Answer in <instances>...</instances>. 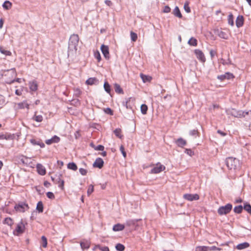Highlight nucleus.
<instances>
[{
    "label": "nucleus",
    "instance_id": "57",
    "mask_svg": "<svg viewBox=\"0 0 251 251\" xmlns=\"http://www.w3.org/2000/svg\"><path fill=\"white\" fill-rule=\"evenodd\" d=\"M185 153L189 155L190 156H192L194 154V152L191 149H186L185 150Z\"/></svg>",
    "mask_w": 251,
    "mask_h": 251
},
{
    "label": "nucleus",
    "instance_id": "31",
    "mask_svg": "<svg viewBox=\"0 0 251 251\" xmlns=\"http://www.w3.org/2000/svg\"><path fill=\"white\" fill-rule=\"evenodd\" d=\"M114 88L115 91L116 93L118 94H123V90L121 88V86L118 84H115L114 85Z\"/></svg>",
    "mask_w": 251,
    "mask_h": 251
},
{
    "label": "nucleus",
    "instance_id": "38",
    "mask_svg": "<svg viewBox=\"0 0 251 251\" xmlns=\"http://www.w3.org/2000/svg\"><path fill=\"white\" fill-rule=\"evenodd\" d=\"M114 132L115 134V135L118 137L119 138H122L123 137V135L121 134V129L120 128H116L114 131Z\"/></svg>",
    "mask_w": 251,
    "mask_h": 251
},
{
    "label": "nucleus",
    "instance_id": "64",
    "mask_svg": "<svg viewBox=\"0 0 251 251\" xmlns=\"http://www.w3.org/2000/svg\"><path fill=\"white\" fill-rule=\"evenodd\" d=\"M217 132L218 133H219L220 134H221L222 136H225L226 135V134L224 132H223L222 131L220 130H218L217 131Z\"/></svg>",
    "mask_w": 251,
    "mask_h": 251
},
{
    "label": "nucleus",
    "instance_id": "12",
    "mask_svg": "<svg viewBox=\"0 0 251 251\" xmlns=\"http://www.w3.org/2000/svg\"><path fill=\"white\" fill-rule=\"evenodd\" d=\"M195 53L197 58L201 61L202 62H204L205 61V58L204 55L201 50H195Z\"/></svg>",
    "mask_w": 251,
    "mask_h": 251
},
{
    "label": "nucleus",
    "instance_id": "51",
    "mask_svg": "<svg viewBox=\"0 0 251 251\" xmlns=\"http://www.w3.org/2000/svg\"><path fill=\"white\" fill-rule=\"evenodd\" d=\"M55 176H56V177H57L56 179V184L59 183L61 182V180H63V179H61V177L62 176V174H55Z\"/></svg>",
    "mask_w": 251,
    "mask_h": 251
},
{
    "label": "nucleus",
    "instance_id": "30",
    "mask_svg": "<svg viewBox=\"0 0 251 251\" xmlns=\"http://www.w3.org/2000/svg\"><path fill=\"white\" fill-rule=\"evenodd\" d=\"M0 52L6 56H10L12 53L9 50H5L1 46H0Z\"/></svg>",
    "mask_w": 251,
    "mask_h": 251
},
{
    "label": "nucleus",
    "instance_id": "45",
    "mask_svg": "<svg viewBox=\"0 0 251 251\" xmlns=\"http://www.w3.org/2000/svg\"><path fill=\"white\" fill-rule=\"evenodd\" d=\"M42 242V246L44 248H46L47 246V239L46 237L44 236H42L41 237Z\"/></svg>",
    "mask_w": 251,
    "mask_h": 251
},
{
    "label": "nucleus",
    "instance_id": "20",
    "mask_svg": "<svg viewBox=\"0 0 251 251\" xmlns=\"http://www.w3.org/2000/svg\"><path fill=\"white\" fill-rule=\"evenodd\" d=\"M30 143L33 145H38L41 148H44L45 144L41 140H36L35 139H32L30 140Z\"/></svg>",
    "mask_w": 251,
    "mask_h": 251
},
{
    "label": "nucleus",
    "instance_id": "60",
    "mask_svg": "<svg viewBox=\"0 0 251 251\" xmlns=\"http://www.w3.org/2000/svg\"><path fill=\"white\" fill-rule=\"evenodd\" d=\"M170 11H171V8H170V7L169 6H165L164 7V8L163 10V12L164 13H169L170 12Z\"/></svg>",
    "mask_w": 251,
    "mask_h": 251
},
{
    "label": "nucleus",
    "instance_id": "36",
    "mask_svg": "<svg viewBox=\"0 0 251 251\" xmlns=\"http://www.w3.org/2000/svg\"><path fill=\"white\" fill-rule=\"evenodd\" d=\"M243 210V206L242 205L236 206L234 208V211L236 213H241Z\"/></svg>",
    "mask_w": 251,
    "mask_h": 251
},
{
    "label": "nucleus",
    "instance_id": "48",
    "mask_svg": "<svg viewBox=\"0 0 251 251\" xmlns=\"http://www.w3.org/2000/svg\"><path fill=\"white\" fill-rule=\"evenodd\" d=\"M104 88L106 92L109 93L110 92V86L108 82H105L104 84Z\"/></svg>",
    "mask_w": 251,
    "mask_h": 251
},
{
    "label": "nucleus",
    "instance_id": "35",
    "mask_svg": "<svg viewBox=\"0 0 251 251\" xmlns=\"http://www.w3.org/2000/svg\"><path fill=\"white\" fill-rule=\"evenodd\" d=\"M36 112H35V115L33 117V120L37 122H41L43 120V117L42 115H36Z\"/></svg>",
    "mask_w": 251,
    "mask_h": 251
},
{
    "label": "nucleus",
    "instance_id": "9",
    "mask_svg": "<svg viewBox=\"0 0 251 251\" xmlns=\"http://www.w3.org/2000/svg\"><path fill=\"white\" fill-rule=\"evenodd\" d=\"M165 167L160 164H157L156 166L153 168L151 171V174H157L164 170Z\"/></svg>",
    "mask_w": 251,
    "mask_h": 251
},
{
    "label": "nucleus",
    "instance_id": "55",
    "mask_svg": "<svg viewBox=\"0 0 251 251\" xmlns=\"http://www.w3.org/2000/svg\"><path fill=\"white\" fill-rule=\"evenodd\" d=\"M47 196L48 198L50 199H54L55 198L54 195L51 192H49L47 193Z\"/></svg>",
    "mask_w": 251,
    "mask_h": 251
},
{
    "label": "nucleus",
    "instance_id": "46",
    "mask_svg": "<svg viewBox=\"0 0 251 251\" xmlns=\"http://www.w3.org/2000/svg\"><path fill=\"white\" fill-rule=\"evenodd\" d=\"M184 9L187 13H190L191 11L190 8L189 6V2L186 1L185 2L184 5Z\"/></svg>",
    "mask_w": 251,
    "mask_h": 251
},
{
    "label": "nucleus",
    "instance_id": "50",
    "mask_svg": "<svg viewBox=\"0 0 251 251\" xmlns=\"http://www.w3.org/2000/svg\"><path fill=\"white\" fill-rule=\"evenodd\" d=\"M94 191V186L92 184L89 186L88 189L87 190V195L89 196L91 195L93 192Z\"/></svg>",
    "mask_w": 251,
    "mask_h": 251
},
{
    "label": "nucleus",
    "instance_id": "49",
    "mask_svg": "<svg viewBox=\"0 0 251 251\" xmlns=\"http://www.w3.org/2000/svg\"><path fill=\"white\" fill-rule=\"evenodd\" d=\"M94 56L98 60V62L101 60V56L99 51L94 52Z\"/></svg>",
    "mask_w": 251,
    "mask_h": 251
},
{
    "label": "nucleus",
    "instance_id": "10",
    "mask_svg": "<svg viewBox=\"0 0 251 251\" xmlns=\"http://www.w3.org/2000/svg\"><path fill=\"white\" fill-rule=\"evenodd\" d=\"M100 50L104 57L106 59H109L110 58V54L108 47L104 45H102L100 47Z\"/></svg>",
    "mask_w": 251,
    "mask_h": 251
},
{
    "label": "nucleus",
    "instance_id": "58",
    "mask_svg": "<svg viewBox=\"0 0 251 251\" xmlns=\"http://www.w3.org/2000/svg\"><path fill=\"white\" fill-rule=\"evenodd\" d=\"M104 149V146L102 145H98L95 148V150L101 151H103Z\"/></svg>",
    "mask_w": 251,
    "mask_h": 251
},
{
    "label": "nucleus",
    "instance_id": "52",
    "mask_svg": "<svg viewBox=\"0 0 251 251\" xmlns=\"http://www.w3.org/2000/svg\"><path fill=\"white\" fill-rule=\"evenodd\" d=\"M243 208L245 210L249 213L250 210H251V205L249 203H246L244 204Z\"/></svg>",
    "mask_w": 251,
    "mask_h": 251
},
{
    "label": "nucleus",
    "instance_id": "8",
    "mask_svg": "<svg viewBox=\"0 0 251 251\" xmlns=\"http://www.w3.org/2000/svg\"><path fill=\"white\" fill-rule=\"evenodd\" d=\"M183 198L188 201L198 200L200 197L198 194H185L183 195Z\"/></svg>",
    "mask_w": 251,
    "mask_h": 251
},
{
    "label": "nucleus",
    "instance_id": "62",
    "mask_svg": "<svg viewBox=\"0 0 251 251\" xmlns=\"http://www.w3.org/2000/svg\"><path fill=\"white\" fill-rule=\"evenodd\" d=\"M217 247L216 246L208 247V251H216Z\"/></svg>",
    "mask_w": 251,
    "mask_h": 251
},
{
    "label": "nucleus",
    "instance_id": "4",
    "mask_svg": "<svg viewBox=\"0 0 251 251\" xmlns=\"http://www.w3.org/2000/svg\"><path fill=\"white\" fill-rule=\"evenodd\" d=\"M25 231V224L21 220V221L17 225L15 229L13 231V234L16 236H19L23 234Z\"/></svg>",
    "mask_w": 251,
    "mask_h": 251
},
{
    "label": "nucleus",
    "instance_id": "59",
    "mask_svg": "<svg viewBox=\"0 0 251 251\" xmlns=\"http://www.w3.org/2000/svg\"><path fill=\"white\" fill-rule=\"evenodd\" d=\"M105 112L107 114H110V115H112L113 114L112 110L110 108H107L105 110Z\"/></svg>",
    "mask_w": 251,
    "mask_h": 251
},
{
    "label": "nucleus",
    "instance_id": "41",
    "mask_svg": "<svg viewBox=\"0 0 251 251\" xmlns=\"http://www.w3.org/2000/svg\"><path fill=\"white\" fill-rule=\"evenodd\" d=\"M148 110V106L146 104H142L141 106V111L143 114H146Z\"/></svg>",
    "mask_w": 251,
    "mask_h": 251
},
{
    "label": "nucleus",
    "instance_id": "29",
    "mask_svg": "<svg viewBox=\"0 0 251 251\" xmlns=\"http://www.w3.org/2000/svg\"><path fill=\"white\" fill-rule=\"evenodd\" d=\"M188 43L190 46L195 47V46H197V40L196 38H195L194 37H191L188 41Z\"/></svg>",
    "mask_w": 251,
    "mask_h": 251
},
{
    "label": "nucleus",
    "instance_id": "40",
    "mask_svg": "<svg viewBox=\"0 0 251 251\" xmlns=\"http://www.w3.org/2000/svg\"><path fill=\"white\" fill-rule=\"evenodd\" d=\"M218 36L222 38L227 39L228 38V36L226 33L223 31H220L218 32Z\"/></svg>",
    "mask_w": 251,
    "mask_h": 251
},
{
    "label": "nucleus",
    "instance_id": "28",
    "mask_svg": "<svg viewBox=\"0 0 251 251\" xmlns=\"http://www.w3.org/2000/svg\"><path fill=\"white\" fill-rule=\"evenodd\" d=\"M12 3L8 0L5 1L2 4L4 9L8 10L11 8Z\"/></svg>",
    "mask_w": 251,
    "mask_h": 251
},
{
    "label": "nucleus",
    "instance_id": "19",
    "mask_svg": "<svg viewBox=\"0 0 251 251\" xmlns=\"http://www.w3.org/2000/svg\"><path fill=\"white\" fill-rule=\"evenodd\" d=\"M140 76L144 83L151 82L152 80V77L150 75H145L141 73L140 74Z\"/></svg>",
    "mask_w": 251,
    "mask_h": 251
},
{
    "label": "nucleus",
    "instance_id": "14",
    "mask_svg": "<svg viewBox=\"0 0 251 251\" xmlns=\"http://www.w3.org/2000/svg\"><path fill=\"white\" fill-rule=\"evenodd\" d=\"M37 172L39 174L44 176L46 173V171L45 167L41 164H37L36 166Z\"/></svg>",
    "mask_w": 251,
    "mask_h": 251
},
{
    "label": "nucleus",
    "instance_id": "53",
    "mask_svg": "<svg viewBox=\"0 0 251 251\" xmlns=\"http://www.w3.org/2000/svg\"><path fill=\"white\" fill-rule=\"evenodd\" d=\"M96 247L101 251H109V248L106 246L101 247L100 245H98Z\"/></svg>",
    "mask_w": 251,
    "mask_h": 251
},
{
    "label": "nucleus",
    "instance_id": "17",
    "mask_svg": "<svg viewBox=\"0 0 251 251\" xmlns=\"http://www.w3.org/2000/svg\"><path fill=\"white\" fill-rule=\"evenodd\" d=\"M29 89L32 91H36L38 89V84L35 80L29 82Z\"/></svg>",
    "mask_w": 251,
    "mask_h": 251
},
{
    "label": "nucleus",
    "instance_id": "56",
    "mask_svg": "<svg viewBox=\"0 0 251 251\" xmlns=\"http://www.w3.org/2000/svg\"><path fill=\"white\" fill-rule=\"evenodd\" d=\"M79 172L82 176H85L87 173V171L83 168H79Z\"/></svg>",
    "mask_w": 251,
    "mask_h": 251
},
{
    "label": "nucleus",
    "instance_id": "15",
    "mask_svg": "<svg viewBox=\"0 0 251 251\" xmlns=\"http://www.w3.org/2000/svg\"><path fill=\"white\" fill-rule=\"evenodd\" d=\"M60 141V138L56 135L53 136L51 139L46 140L45 143L47 145H50L52 143H58Z\"/></svg>",
    "mask_w": 251,
    "mask_h": 251
},
{
    "label": "nucleus",
    "instance_id": "21",
    "mask_svg": "<svg viewBox=\"0 0 251 251\" xmlns=\"http://www.w3.org/2000/svg\"><path fill=\"white\" fill-rule=\"evenodd\" d=\"M13 136L9 133H0V140H10L13 139Z\"/></svg>",
    "mask_w": 251,
    "mask_h": 251
},
{
    "label": "nucleus",
    "instance_id": "27",
    "mask_svg": "<svg viewBox=\"0 0 251 251\" xmlns=\"http://www.w3.org/2000/svg\"><path fill=\"white\" fill-rule=\"evenodd\" d=\"M67 168L73 171H76L77 169L76 165L74 162L69 163L67 165Z\"/></svg>",
    "mask_w": 251,
    "mask_h": 251
},
{
    "label": "nucleus",
    "instance_id": "16",
    "mask_svg": "<svg viewBox=\"0 0 251 251\" xmlns=\"http://www.w3.org/2000/svg\"><path fill=\"white\" fill-rule=\"evenodd\" d=\"M244 25V18L242 15H239L236 20V25L237 27H240Z\"/></svg>",
    "mask_w": 251,
    "mask_h": 251
},
{
    "label": "nucleus",
    "instance_id": "18",
    "mask_svg": "<svg viewBox=\"0 0 251 251\" xmlns=\"http://www.w3.org/2000/svg\"><path fill=\"white\" fill-rule=\"evenodd\" d=\"M90 241L89 240H83L80 242V246L82 250L88 249L90 246Z\"/></svg>",
    "mask_w": 251,
    "mask_h": 251
},
{
    "label": "nucleus",
    "instance_id": "33",
    "mask_svg": "<svg viewBox=\"0 0 251 251\" xmlns=\"http://www.w3.org/2000/svg\"><path fill=\"white\" fill-rule=\"evenodd\" d=\"M97 81V79L95 77H91L88 78L86 81V83L88 85H93L95 82Z\"/></svg>",
    "mask_w": 251,
    "mask_h": 251
},
{
    "label": "nucleus",
    "instance_id": "25",
    "mask_svg": "<svg viewBox=\"0 0 251 251\" xmlns=\"http://www.w3.org/2000/svg\"><path fill=\"white\" fill-rule=\"evenodd\" d=\"M250 112H251V111H239V114H237V115L233 114V116L235 117H239V118L245 117L246 116V115H248Z\"/></svg>",
    "mask_w": 251,
    "mask_h": 251
},
{
    "label": "nucleus",
    "instance_id": "32",
    "mask_svg": "<svg viewBox=\"0 0 251 251\" xmlns=\"http://www.w3.org/2000/svg\"><path fill=\"white\" fill-rule=\"evenodd\" d=\"M36 209L39 212L42 213L43 211V204L42 201H40L37 203Z\"/></svg>",
    "mask_w": 251,
    "mask_h": 251
},
{
    "label": "nucleus",
    "instance_id": "7",
    "mask_svg": "<svg viewBox=\"0 0 251 251\" xmlns=\"http://www.w3.org/2000/svg\"><path fill=\"white\" fill-rule=\"evenodd\" d=\"M15 109H22L26 108L27 110L29 109V104L27 103L26 100H24L22 102L16 103L14 106Z\"/></svg>",
    "mask_w": 251,
    "mask_h": 251
},
{
    "label": "nucleus",
    "instance_id": "1",
    "mask_svg": "<svg viewBox=\"0 0 251 251\" xmlns=\"http://www.w3.org/2000/svg\"><path fill=\"white\" fill-rule=\"evenodd\" d=\"M79 40V38L77 34H73L70 36L68 47L69 55L76 54Z\"/></svg>",
    "mask_w": 251,
    "mask_h": 251
},
{
    "label": "nucleus",
    "instance_id": "47",
    "mask_svg": "<svg viewBox=\"0 0 251 251\" xmlns=\"http://www.w3.org/2000/svg\"><path fill=\"white\" fill-rule=\"evenodd\" d=\"M228 22L229 25H230L231 26H233L234 25V20H233V17L232 14H230L228 16Z\"/></svg>",
    "mask_w": 251,
    "mask_h": 251
},
{
    "label": "nucleus",
    "instance_id": "34",
    "mask_svg": "<svg viewBox=\"0 0 251 251\" xmlns=\"http://www.w3.org/2000/svg\"><path fill=\"white\" fill-rule=\"evenodd\" d=\"M189 134L191 136H194L195 138H196L197 136H199V132L197 129H193L190 130L189 132Z\"/></svg>",
    "mask_w": 251,
    "mask_h": 251
},
{
    "label": "nucleus",
    "instance_id": "54",
    "mask_svg": "<svg viewBox=\"0 0 251 251\" xmlns=\"http://www.w3.org/2000/svg\"><path fill=\"white\" fill-rule=\"evenodd\" d=\"M120 150L121 151L123 156L126 158V151H125L124 147L123 145H121L120 148Z\"/></svg>",
    "mask_w": 251,
    "mask_h": 251
},
{
    "label": "nucleus",
    "instance_id": "26",
    "mask_svg": "<svg viewBox=\"0 0 251 251\" xmlns=\"http://www.w3.org/2000/svg\"><path fill=\"white\" fill-rule=\"evenodd\" d=\"M173 14L175 16L179 18H181L182 17L179 9L177 6H176L174 9Z\"/></svg>",
    "mask_w": 251,
    "mask_h": 251
},
{
    "label": "nucleus",
    "instance_id": "24",
    "mask_svg": "<svg viewBox=\"0 0 251 251\" xmlns=\"http://www.w3.org/2000/svg\"><path fill=\"white\" fill-rule=\"evenodd\" d=\"M125 228V226L120 224L115 225L113 227V230L115 231H122Z\"/></svg>",
    "mask_w": 251,
    "mask_h": 251
},
{
    "label": "nucleus",
    "instance_id": "43",
    "mask_svg": "<svg viewBox=\"0 0 251 251\" xmlns=\"http://www.w3.org/2000/svg\"><path fill=\"white\" fill-rule=\"evenodd\" d=\"M4 223L8 226H11L13 224V222L11 218H6L4 220Z\"/></svg>",
    "mask_w": 251,
    "mask_h": 251
},
{
    "label": "nucleus",
    "instance_id": "11",
    "mask_svg": "<svg viewBox=\"0 0 251 251\" xmlns=\"http://www.w3.org/2000/svg\"><path fill=\"white\" fill-rule=\"evenodd\" d=\"M234 76L233 75L230 73H226L225 74L218 75L217 76V78L221 81H223L226 79H229L230 78H234Z\"/></svg>",
    "mask_w": 251,
    "mask_h": 251
},
{
    "label": "nucleus",
    "instance_id": "39",
    "mask_svg": "<svg viewBox=\"0 0 251 251\" xmlns=\"http://www.w3.org/2000/svg\"><path fill=\"white\" fill-rule=\"evenodd\" d=\"M116 249L118 251H124L125 249V246L120 243H118L116 245Z\"/></svg>",
    "mask_w": 251,
    "mask_h": 251
},
{
    "label": "nucleus",
    "instance_id": "5",
    "mask_svg": "<svg viewBox=\"0 0 251 251\" xmlns=\"http://www.w3.org/2000/svg\"><path fill=\"white\" fill-rule=\"evenodd\" d=\"M232 205L230 203H227L225 206H220L218 209V213L220 215H226L231 210Z\"/></svg>",
    "mask_w": 251,
    "mask_h": 251
},
{
    "label": "nucleus",
    "instance_id": "3",
    "mask_svg": "<svg viewBox=\"0 0 251 251\" xmlns=\"http://www.w3.org/2000/svg\"><path fill=\"white\" fill-rule=\"evenodd\" d=\"M239 161L233 157H228L226 159V165L230 170H235L239 166Z\"/></svg>",
    "mask_w": 251,
    "mask_h": 251
},
{
    "label": "nucleus",
    "instance_id": "6",
    "mask_svg": "<svg viewBox=\"0 0 251 251\" xmlns=\"http://www.w3.org/2000/svg\"><path fill=\"white\" fill-rule=\"evenodd\" d=\"M29 206L27 203L24 202H19L16 204L14 206L15 210L18 212H25L29 209Z\"/></svg>",
    "mask_w": 251,
    "mask_h": 251
},
{
    "label": "nucleus",
    "instance_id": "2",
    "mask_svg": "<svg viewBox=\"0 0 251 251\" xmlns=\"http://www.w3.org/2000/svg\"><path fill=\"white\" fill-rule=\"evenodd\" d=\"M17 76V73L15 68H12L4 72V79L5 82L11 84L15 82V78Z\"/></svg>",
    "mask_w": 251,
    "mask_h": 251
},
{
    "label": "nucleus",
    "instance_id": "22",
    "mask_svg": "<svg viewBox=\"0 0 251 251\" xmlns=\"http://www.w3.org/2000/svg\"><path fill=\"white\" fill-rule=\"evenodd\" d=\"M176 143L179 147H183L186 145V141L182 138H178L176 141Z\"/></svg>",
    "mask_w": 251,
    "mask_h": 251
},
{
    "label": "nucleus",
    "instance_id": "42",
    "mask_svg": "<svg viewBox=\"0 0 251 251\" xmlns=\"http://www.w3.org/2000/svg\"><path fill=\"white\" fill-rule=\"evenodd\" d=\"M82 93L81 91L79 88H76L74 89V95L76 97H79Z\"/></svg>",
    "mask_w": 251,
    "mask_h": 251
},
{
    "label": "nucleus",
    "instance_id": "61",
    "mask_svg": "<svg viewBox=\"0 0 251 251\" xmlns=\"http://www.w3.org/2000/svg\"><path fill=\"white\" fill-rule=\"evenodd\" d=\"M58 186L61 188V189H64V181L63 180H61V182L59 183H58Z\"/></svg>",
    "mask_w": 251,
    "mask_h": 251
},
{
    "label": "nucleus",
    "instance_id": "63",
    "mask_svg": "<svg viewBox=\"0 0 251 251\" xmlns=\"http://www.w3.org/2000/svg\"><path fill=\"white\" fill-rule=\"evenodd\" d=\"M216 53V51L213 50H211L210 51V54L211 58H213L215 56Z\"/></svg>",
    "mask_w": 251,
    "mask_h": 251
},
{
    "label": "nucleus",
    "instance_id": "13",
    "mask_svg": "<svg viewBox=\"0 0 251 251\" xmlns=\"http://www.w3.org/2000/svg\"><path fill=\"white\" fill-rule=\"evenodd\" d=\"M103 161L101 158H98L96 159L95 162L93 163V167H97L99 169L101 168L103 166Z\"/></svg>",
    "mask_w": 251,
    "mask_h": 251
},
{
    "label": "nucleus",
    "instance_id": "23",
    "mask_svg": "<svg viewBox=\"0 0 251 251\" xmlns=\"http://www.w3.org/2000/svg\"><path fill=\"white\" fill-rule=\"evenodd\" d=\"M250 246V244L248 242H244L238 244L236 246V248L238 250H241L248 248Z\"/></svg>",
    "mask_w": 251,
    "mask_h": 251
},
{
    "label": "nucleus",
    "instance_id": "44",
    "mask_svg": "<svg viewBox=\"0 0 251 251\" xmlns=\"http://www.w3.org/2000/svg\"><path fill=\"white\" fill-rule=\"evenodd\" d=\"M131 39L133 42H135L137 39V34L133 31L130 32Z\"/></svg>",
    "mask_w": 251,
    "mask_h": 251
},
{
    "label": "nucleus",
    "instance_id": "37",
    "mask_svg": "<svg viewBox=\"0 0 251 251\" xmlns=\"http://www.w3.org/2000/svg\"><path fill=\"white\" fill-rule=\"evenodd\" d=\"M207 246H198L196 248V251H208Z\"/></svg>",
    "mask_w": 251,
    "mask_h": 251
}]
</instances>
